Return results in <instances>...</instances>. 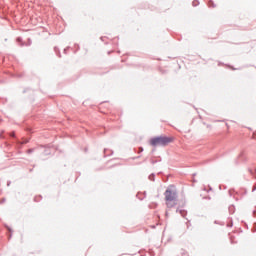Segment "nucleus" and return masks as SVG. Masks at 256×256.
I'll return each mask as SVG.
<instances>
[{
    "label": "nucleus",
    "instance_id": "a878e982",
    "mask_svg": "<svg viewBox=\"0 0 256 256\" xmlns=\"http://www.w3.org/2000/svg\"><path fill=\"white\" fill-rule=\"evenodd\" d=\"M253 215H254V217H256V211L255 210L253 211Z\"/></svg>",
    "mask_w": 256,
    "mask_h": 256
},
{
    "label": "nucleus",
    "instance_id": "c85d7f7f",
    "mask_svg": "<svg viewBox=\"0 0 256 256\" xmlns=\"http://www.w3.org/2000/svg\"><path fill=\"white\" fill-rule=\"evenodd\" d=\"M140 156L136 157V159H139Z\"/></svg>",
    "mask_w": 256,
    "mask_h": 256
},
{
    "label": "nucleus",
    "instance_id": "aec40b11",
    "mask_svg": "<svg viewBox=\"0 0 256 256\" xmlns=\"http://www.w3.org/2000/svg\"><path fill=\"white\" fill-rule=\"evenodd\" d=\"M67 49H69V47L64 49V53L67 54Z\"/></svg>",
    "mask_w": 256,
    "mask_h": 256
},
{
    "label": "nucleus",
    "instance_id": "20e7f679",
    "mask_svg": "<svg viewBox=\"0 0 256 256\" xmlns=\"http://www.w3.org/2000/svg\"><path fill=\"white\" fill-rule=\"evenodd\" d=\"M228 211L230 215H233V213H235V206L234 205L229 206Z\"/></svg>",
    "mask_w": 256,
    "mask_h": 256
},
{
    "label": "nucleus",
    "instance_id": "7ed1b4c3",
    "mask_svg": "<svg viewBox=\"0 0 256 256\" xmlns=\"http://www.w3.org/2000/svg\"><path fill=\"white\" fill-rule=\"evenodd\" d=\"M176 213H180V215L182 216V217H187V210H183V209H177L176 210Z\"/></svg>",
    "mask_w": 256,
    "mask_h": 256
},
{
    "label": "nucleus",
    "instance_id": "2eb2a0df",
    "mask_svg": "<svg viewBox=\"0 0 256 256\" xmlns=\"http://www.w3.org/2000/svg\"><path fill=\"white\" fill-rule=\"evenodd\" d=\"M230 197H233V190H229Z\"/></svg>",
    "mask_w": 256,
    "mask_h": 256
},
{
    "label": "nucleus",
    "instance_id": "39448f33",
    "mask_svg": "<svg viewBox=\"0 0 256 256\" xmlns=\"http://www.w3.org/2000/svg\"><path fill=\"white\" fill-rule=\"evenodd\" d=\"M17 43H20V47H23L25 44L23 43V38L22 37H18L16 39Z\"/></svg>",
    "mask_w": 256,
    "mask_h": 256
},
{
    "label": "nucleus",
    "instance_id": "423d86ee",
    "mask_svg": "<svg viewBox=\"0 0 256 256\" xmlns=\"http://www.w3.org/2000/svg\"><path fill=\"white\" fill-rule=\"evenodd\" d=\"M5 227L9 231V233H11L10 236H9V239H11V237H13V234H12L13 233V229H11V227H9L7 225H5Z\"/></svg>",
    "mask_w": 256,
    "mask_h": 256
},
{
    "label": "nucleus",
    "instance_id": "f3484780",
    "mask_svg": "<svg viewBox=\"0 0 256 256\" xmlns=\"http://www.w3.org/2000/svg\"><path fill=\"white\" fill-rule=\"evenodd\" d=\"M11 186V181H8L7 182V187H10Z\"/></svg>",
    "mask_w": 256,
    "mask_h": 256
},
{
    "label": "nucleus",
    "instance_id": "f03ea898",
    "mask_svg": "<svg viewBox=\"0 0 256 256\" xmlns=\"http://www.w3.org/2000/svg\"><path fill=\"white\" fill-rule=\"evenodd\" d=\"M169 143H173V137L156 136L150 139V145L152 147H167Z\"/></svg>",
    "mask_w": 256,
    "mask_h": 256
},
{
    "label": "nucleus",
    "instance_id": "1a4fd4ad",
    "mask_svg": "<svg viewBox=\"0 0 256 256\" xmlns=\"http://www.w3.org/2000/svg\"><path fill=\"white\" fill-rule=\"evenodd\" d=\"M208 5H209V7H213V8L216 7L215 2H213V0H210Z\"/></svg>",
    "mask_w": 256,
    "mask_h": 256
},
{
    "label": "nucleus",
    "instance_id": "9d476101",
    "mask_svg": "<svg viewBox=\"0 0 256 256\" xmlns=\"http://www.w3.org/2000/svg\"><path fill=\"white\" fill-rule=\"evenodd\" d=\"M193 7H197L199 5V0H194L192 2Z\"/></svg>",
    "mask_w": 256,
    "mask_h": 256
},
{
    "label": "nucleus",
    "instance_id": "4be33fe9",
    "mask_svg": "<svg viewBox=\"0 0 256 256\" xmlns=\"http://www.w3.org/2000/svg\"><path fill=\"white\" fill-rule=\"evenodd\" d=\"M256 232V227L252 229V233H255Z\"/></svg>",
    "mask_w": 256,
    "mask_h": 256
},
{
    "label": "nucleus",
    "instance_id": "412c9836",
    "mask_svg": "<svg viewBox=\"0 0 256 256\" xmlns=\"http://www.w3.org/2000/svg\"><path fill=\"white\" fill-rule=\"evenodd\" d=\"M11 137H15V132H12V133H11Z\"/></svg>",
    "mask_w": 256,
    "mask_h": 256
},
{
    "label": "nucleus",
    "instance_id": "bb28decb",
    "mask_svg": "<svg viewBox=\"0 0 256 256\" xmlns=\"http://www.w3.org/2000/svg\"><path fill=\"white\" fill-rule=\"evenodd\" d=\"M140 199V201H143V198H139Z\"/></svg>",
    "mask_w": 256,
    "mask_h": 256
},
{
    "label": "nucleus",
    "instance_id": "b1692460",
    "mask_svg": "<svg viewBox=\"0 0 256 256\" xmlns=\"http://www.w3.org/2000/svg\"><path fill=\"white\" fill-rule=\"evenodd\" d=\"M28 45H31V40H30V38L28 39Z\"/></svg>",
    "mask_w": 256,
    "mask_h": 256
},
{
    "label": "nucleus",
    "instance_id": "9b49d317",
    "mask_svg": "<svg viewBox=\"0 0 256 256\" xmlns=\"http://www.w3.org/2000/svg\"><path fill=\"white\" fill-rule=\"evenodd\" d=\"M143 151H144L143 147L138 148V153H143Z\"/></svg>",
    "mask_w": 256,
    "mask_h": 256
},
{
    "label": "nucleus",
    "instance_id": "ddd939ff",
    "mask_svg": "<svg viewBox=\"0 0 256 256\" xmlns=\"http://www.w3.org/2000/svg\"><path fill=\"white\" fill-rule=\"evenodd\" d=\"M33 151H34V149L31 148V149H29V150L27 151V153H28V154H31V153H33Z\"/></svg>",
    "mask_w": 256,
    "mask_h": 256
},
{
    "label": "nucleus",
    "instance_id": "6e6552de",
    "mask_svg": "<svg viewBox=\"0 0 256 256\" xmlns=\"http://www.w3.org/2000/svg\"><path fill=\"white\" fill-rule=\"evenodd\" d=\"M54 51H55L56 55H58L59 57H61V52L59 51V48L54 47Z\"/></svg>",
    "mask_w": 256,
    "mask_h": 256
},
{
    "label": "nucleus",
    "instance_id": "f257e3e1",
    "mask_svg": "<svg viewBox=\"0 0 256 256\" xmlns=\"http://www.w3.org/2000/svg\"><path fill=\"white\" fill-rule=\"evenodd\" d=\"M164 197L167 201L166 205L169 209L175 207V205H177V190L175 189V186H168V188L164 192Z\"/></svg>",
    "mask_w": 256,
    "mask_h": 256
},
{
    "label": "nucleus",
    "instance_id": "4468645a",
    "mask_svg": "<svg viewBox=\"0 0 256 256\" xmlns=\"http://www.w3.org/2000/svg\"><path fill=\"white\" fill-rule=\"evenodd\" d=\"M39 199H41V196H39V197L36 196V197L34 198V201L37 202V201H39Z\"/></svg>",
    "mask_w": 256,
    "mask_h": 256
},
{
    "label": "nucleus",
    "instance_id": "393cba45",
    "mask_svg": "<svg viewBox=\"0 0 256 256\" xmlns=\"http://www.w3.org/2000/svg\"><path fill=\"white\" fill-rule=\"evenodd\" d=\"M108 155H113V150H110V154H108Z\"/></svg>",
    "mask_w": 256,
    "mask_h": 256
},
{
    "label": "nucleus",
    "instance_id": "f8f14e48",
    "mask_svg": "<svg viewBox=\"0 0 256 256\" xmlns=\"http://www.w3.org/2000/svg\"><path fill=\"white\" fill-rule=\"evenodd\" d=\"M27 143H29V139L24 140V141L22 142V145H25V144H27Z\"/></svg>",
    "mask_w": 256,
    "mask_h": 256
},
{
    "label": "nucleus",
    "instance_id": "a211bd4d",
    "mask_svg": "<svg viewBox=\"0 0 256 256\" xmlns=\"http://www.w3.org/2000/svg\"><path fill=\"white\" fill-rule=\"evenodd\" d=\"M6 199L5 198H2L1 199V203H5Z\"/></svg>",
    "mask_w": 256,
    "mask_h": 256
},
{
    "label": "nucleus",
    "instance_id": "6ab92c4d",
    "mask_svg": "<svg viewBox=\"0 0 256 256\" xmlns=\"http://www.w3.org/2000/svg\"><path fill=\"white\" fill-rule=\"evenodd\" d=\"M77 50H79V44H75Z\"/></svg>",
    "mask_w": 256,
    "mask_h": 256
},
{
    "label": "nucleus",
    "instance_id": "0eeeda50",
    "mask_svg": "<svg viewBox=\"0 0 256 256\" xmlns=\"http://www.w3.org/2000/svg\"><path fill=\"white\" fill-rule=\"evenodd\" d=\"M148 179H149L150 181H155V173L150 174L149 177H148Z\"/></svg>",
    "mask_w": 256,
    "mask_h": 256
},
{
    "label": "nucleus",
    "instance_id": "cd10ccee",
    "mask_svg": "<svg viewBox=\"0 0 256 256\" xmlns=\"http://www.w3.org/2000/svg\"><path fill=\"white\" fill-rule=\"evenodd\" d=\"M233 69V71H235L236 70V68H232Z\"/></svg>",
    "mask_w": 256,
    "mask_h": 256
},
{
    "label": "nucleus",
    "instance_id": "dca6fc26",
    "mask_svg": "<svg viewBox=\"0 0 256 256\" xmlns=\"http://www.w3.org/2000/svg\"><path fill=\"white\" fill-rule=\"evenodd\" d=\"M107 149H104V154H105V157H107Z\"/></svg>",
    "mask_w": 256,
    "mask_h": 256
},
{
    "label": "nucleus",
    "instance_id": "5701e85b",
    "mask_svg": "<svg viewBox=\"0 0 256 256\" xmlns=\"http://www.w3.org/2000/svg\"><path fill=\"white\" fill-rule=\"evenodd\" d=\"M101 41H105V37H100Z\"/></svg>",
    "mask_w": 256,
    "mask_h": 256
}]
</instances>
